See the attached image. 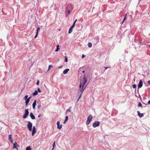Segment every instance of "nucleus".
Wrapping results in <instances>:
<instances>
[{
	"label": "nucleus",
	"instance_id": "nucleus-24",
	"mask_svg": "<svg viewBox=\"0 0 150 150\" xmlns=\"http://www.w3.org/2000/svg\"><path fill=\"white\" fill-rule=\"evenodd\" d=\"M71 107H70L68 109H67L66 110V112H70L71 111Z\"/></svg>",
	"mask_w": 150,
	"mask_h": 150
},
{
	"label": "nucleus",
	"instance_id": "nucleus-18",
	"mask_svg": "<svg viewBox=\"0 0 150 150\" xmlns=\"http://www.w3.org/2000/svg\"><path fill=\"white\" fill-rule=\"evenodd\" d=\"M68 116H66L65 117V119L64 120V123L65 124L68 120Z\"/></svg>",
	"mask_w": 150,
	"mask_h": 150
},
{
	"label": "nucleus",
	"instance_id": "nucleus-22",
	"mask_svg": "<svg viewBox=\"0 0 150 150\" xmlns=\"http://www.w3.org/2000/svg\"><path fill=\"white\" fill-rule=\"evenodd\" d=\"M41 107V105L40 103H39L38 105V106L37 107V108L38 109H40Z\"/></svg>",
	"mask_w": 150,
	"mask_h": 150
},
{
	"label": "nucleus",
	"instance_id": "nucleus-11",
	"mask_svg": "<svg viewBox=\"0 0 150 150\" xmlns=\"http://www.w3.org/2000/svg\"><path fill=\"white\" fill-rule=\"evenodd\" d=\"M36 100H35L34 102L33 103L32 106H33V109H35V106L36 105Z\"/></svg>",
	"mask_w": 150,
	"mask_h": 150
},
{
	"label": "nucleus",
	"instance_id": "nucleus-38",
	"mask_svg": "<svg viewBox=\"0 0 150 150\" xmlns=\"http://www.w3.org/2000/svg\"><path fill=\"white\" fill-rule=\"evenodd\" d=\"M85 56V55L84 54H82V58H83Z\"/></svg>",
	"mask_w": 150,
	"mask_h": 150
},
{
	"label": "nucleus",
	"instance_id": "nucleus-30",
	"mask_svg": "<svg viewBox=\"0 0 150 150\" xmlns=\"http://www.w3.org/2000/svg\"><path fill=\"white\" fill-rule=\"evenodd\" d=\"M52 66L51 65H50L49 66L48 69V71H49V70L50 69L51 67H52Z\"/></svg>",
	"mask_w": 150,
	"mask_h": 150
},
{
	"label": "nucleus",
	"instance_id": "nucleus-45",
	"mask_svg": "<svg viewBox=\"0 0 150 150\" xmlns=\"http://www.w3.org/2000/svg\"><path fill=\"white\" fill-rule=\"evenodd\" d=\"M31 96H30V97H29L28 98V99L29 100H30V99L31 98Z\"/></svg>",
	"mask_w": 150,
	"mask_h": 150
},
{
	"label": "nucleus",
	"instance_id": "nucleus-33",
	"mask_svg": "<svg viewBox=\"0 0 150 150\" xmlns=\"http://www.w3.org/2000/svg\"><path fill=\"white\" fill-rule=\"evenodd\" d=\"M38 33H36V35H35V37H34L35 38H36L37 37L38 34Z\"/></svg>",
	"mask_w": 150,
	"mask_h": 150
},
{
	"label": "nucleus",
	"instance_id": "nucleus-10",
	"mask_svg": "<svg viewBox=\"0 0 150 150\" xmlns=\"http://www.w3.org/2000/svg\"><path fill=\"white\" fill-rule=\"evenodd\" d=\"M35 132H36L35 127V126H34L33 127V130H32V134L33 136L34 135V134H35Z\"/></svg>",
	"mask_w": 150,
	"mask_h": 150
},
{
	"label": "nucleus",
	"instance_id": "nucleus-35",
	"mask_svg": "<svg viewBox=\"0 0 150 150\" xmlns=\"http://www.w3.org/2000/svg\"><path fill=\"white\" fill-rule=\"evenodd\" d=\"M75 22H74L73 23V25H72L74 27V26H75Z\"/></svg>",
	"mask_w": 150,
	"mask_h": 150
},
{
	"label": "nucleus",
	"instance_id": "nucleus-44",
	"mask_svg": "<svg viewBox=\"0 0 150 150\" xmlns=\"http://www.w3.org/2000/svg\"><path fill=\"white\" fill-rule=\"evenodd\" d=\"M148 83L149 84H150V80H149V81H148Z\"/></svg>",
	"mask_w": 150,
	"mask_h": 150
},
{
	"label": "nucleus",
	"instance_id": "nucleus-27",
	"mask_svg": "<svg viewBox=\"0 0 150 150\" xmlns=\"http://www.w3.org/2000/svg\"><path fill=\"white\" fill-rule=\"evenodd\" d=\"M28 95H25L24 98V99L25 100H26L28 99Z\"/></svg>",
	"mask_w": 150,
	"mask_h": 150
},
{
	"label": "nucleus",
	"instance_id": "nucleus-46",
	"mask_svg": "<svg viewBox=\"0 0 150 150\" xmlns=\"http://www.w3.org/2000/svg\"><path fill=\"white\" fill-rule=\"evenodd\" d=\"M28 103H25L26 106H28Z\"/></svg>",
	"mask_w": 150,
	"mask_h": 150
},
{
	"label": "nucleus",
	"instance_id": "nucleus-20",
	"mask_svg": "<svg viewBox=\"0 0 150 150\" xmlns=\"http://www.w3.org/2000/svg\"><path fill=\"white\" fill-rule=\"evenodd\" d=\"M32 149L30 146H28L26 148V150H31Z\"/></svg>",
	"mask_w": 150,
	"mask_h": 150
},
{
	"label": "nucleus",
	"instance_id": "nucleus-19",
	"mask_svg": "<svg viewBox=\"0 0 150 150\" xmlns=\"http://www.w3.org/2000/svg\"><path fill=\"white\" fill-rule=\"evenodd\" d=\"M59 45H57L56 49L55 50V51L56 52L58 51L59 50Z\"/></svg>",
	"mask_w": 150,
	"mask_h": 150
},
{
	"label": "nucleus",
	"instance_id": "nucleus-13",
	"mask_svg": "<svg viewBox=\"0 0 150 150\" xmlns=\"http://www.w3.org/2000/svg\"><path fill=\"white\" fill-rule=\"evenodd\" d=\"M30 116L31 118L33 119L34 120L35 119V117L32 112H31L30 113Z\"/></svg>",
	"mask_w": 150,
	"mask_h": 150
},
{
	"label": "nucleus",
	"instance_id": "nucleus-52",
	"mask_svg": "<svg viewBox=\"0 0 150 150\" xmlns=\"http://www.w3.org/2000/svg\"><path fill=\"white\" fill-rule=\"evenodd\" d=\"M139 96L140 98H141V96L139 95Z\"/></svg>",
	"mask_w": 150,
	"mask_h": 150
},
{
	"label": "nucleus",
	"instance_id": "nucleus-12",
	"mask_svg": "<svg viewBox=\"0 0 150 150\" xmlns=\"http://www.w3.org/2000/svg\"><path fill=\"white\" fill-rule=\"evenodd\" d=\"M137 112L138 113V116L140 117H142L144 116V114L143 113H141L139 111H137Z\"/></svg>",
	"mask_w": 150,
	"mask_h": 150
},
{
	"label": "nucleus",
	"instance_id": "nucleus-23",
	"mask_svg": "<svg viewBox=\"0 0 150 150\" xmlns=\"http://www.w3.org/2000/svg\"><path fill=\"white\" fill-rule=\"evenodd\" d=\"M138 106L140 107L141 108H142L143 107L141 103L140 102L138 104Z\"/></svg>",
	"mask_w": 150,
	"mask_h": 150
},
{
	"label": "nucleus",
	"instance_id": "nucleus-37",
	"mask_svg": "<svg viewBox=\"0 0 150 150\" xmlns=\"http://www.w3.org/2000/svg\"><path fill=\"white\" fill-rule=\"evenodd\" d=\"M10 140V141H11V143H13V141L12 140V139H11V140Z\"/></svg>",
	"mask_w": 150,
	"mask_h": 150
},
{
	"label": "nucleus",
	"instance_id": "nucleus-3",
	"mask_svg": "<svg viewBox=\"0 0 150 150\" xmlns=\"http://www.w3.org/2000/svg\"><path fill=\"white\" fill-rule=\"evenodd\" d=\"M92 116L91 115H89L87 117V120L86 121V124L87 125H88L90 123L92 120Z\"/></svg>",
	"mask_w": 150,
	"mask_h": 150
},
{
	"label": "nucleus",
	"instance_id": "nucleus-53",
	"mask_svg": "<svg viewBox=\"0 0 150 150\" xmlns=\"http://www.w3.org/2000/svg\"><path fill=\"white\" fill-rule=\"evenodd\" d=\"M149 47H150V45H149Z\"/></svg>",
	"mask_w": 150,
	"mask_h": 150
},
{
	"label": "nucleus",
	"instance_id": "nucleus-26",
	"mask_svg": "<svg viewBox=\"0 0 150 150\" xmlns=\"http://www.w3.org/2000/svg\"><path fill=\"white\" fill-rule=\"evenodd\" d=\"M55 146V142L54 141V142H53V144H52L53 148H52V150H53V149H54V147Z\"/></svg>",
	"mask_w": 150,
	"mask_h": 150
},
{
	"label": "nucleus",
	"instance_id": "nucleus-43",
	"mask_svg": "<svg viewBox=\"0 0 150 150\" xmlns=\"http://www.w3.org/2000/svg\"><path fill=\"white\" fill-rule=\"evenodd\" d=\"M125 19H126V16H125V17H124V19H123V21H125Z\"/></svg>",
	"mask_w": 150,
	"mask_h": 150
},
{
	"label": "nucleus",
	"instance_id": "nucleus-32",
	"mask_svg": "<svg viewBox=\"0 0 150 150\" xmlns=\"http://www.w3.org/2000/svg\"><path fill=\"white\" fill-rule=\"evenodd\" d=\"M65 61L66 62L68 61V59L66 56L65 57Z\"/></svg>",
	"mask_w": 150,
	"mask_h": 150
},
{
	"label": "nucleus",
	"instance_id": "nucleus-40",
	"mask_svg": "<svg viewBox=\"0 0 150 150\" xmlns=\"http://www.w3.org/2000/svg\"><path fill=\"white\" fill-rule=\"evenodd\" d=\"M82 73H84V74H85V71H84V70L83 71H82Z\"/></svg>",
	"mask_w": 150,
	"mask_h": 150
},
{
	"label": "nucleus",
	"instance_id": "nucleus-16",
	"mask_svg": "<svg viewBox=\"0 0 150 150\" xmlns=\"http://www.w3.org/2000/svg\"><path fill=\"white\" fill-rule=\"evenodd\" d=\"M38 94V92L37 90H35L34 93H33V96H35Z\"/></svg>",
	"mask_w": 150,
	"mask_h": 150
},
{
	"label": "nucleus",
	"instance_id": "nucleus-36",
	"mask_svg": "<svg viewBox=\"0 0 150 150\" xmlns=\"http://www.w3.org/2000/svg\"><path fill=\"white\" fill-rule=\"evenodd\" d=\"M63 66H59L58 67V68L59 69H60L61 68H62V67Z\"/></svg>",
	"mask_w": 150,
	"mask_h": 150
},
{
	"label": "nucleus",
	"instance_id": "nucleus-7",
	"mask_svg": "<svg viewBox=\"0 0 150 150\" xmlns=\"http://www.w3.org/2000/svg\"><path fill=\"white\" fill-rule=\"evenodd\" d=\"M143 86V82L141 80H140L139 81L138 85V92L139 93V89L140 88H141Z\"/></svg>",
	"mask_w": 150,
	"mask_h": 150
},
{
	"label": "nucleus",
	"instance_id": "nucleus-6",
	"mask_svg": "<svg viewBox=\"0 0 150 150\" xmlns=\"http://www.w3.org/2000/svg\"><path fill=\"white\" fill-rule=\"evenodd\" d=\"M100 122L99 121H96L93 124V127L95 128L99 126Z\"/></svg>",
	"mask_w": 150,
	"mask_h": 150
},
{
	"label": "nucleus",
	"instance_id": "nucleus-48",
	"mask_svg": "<svg viewBox=\"0 0 150 150\" xmlns=\"http://www.w3.org/2000/svg\"><path fill=\"white\" fill-rule=\"evenodd\" d=\"M108 67H105V69L106 70Z\"/></svg>",
	"mask_w": 150,
	"mask_h": 150
},
{
	"label": "nucleus",
	"instance_id": "nucleus-51",
	"mask_svg": "<svg viewBox=\"0 0 150 150\" xmlns=\"http://www.w3.org/2000/svg\"><path fill=\"white\" fill-rule=\"evenodd\" d=\"M76 21H77V19H76L74 22H75V23H76Z\"/></svg>",
	"mask_w": 150,
	"mask_h": 150
},
{
	"label": "nucleus",
	"instance_id": "nucleus-17",
	"mask_svg": "<svg viewBox=\"0 0 150 150\" xmlns=\"http://www.w3.org/2000/svg\"><path fill=\"white\" fill-rule=\"evenodd\" d=\"M132 87H133V88H135V93H136V87H137L136 85L135 84H133V85L132 86Z\"/></svg>",
	"mask_w": 150,
	"mask_h": 150
},
{
	"label": "nucleus",
	"instance_id": "nucleus-21",
	"mask_svg": "<svg viewBox=\"0 0 150 150\" xmlns=\"http://www.w3.org/2000/svg\"><path fill=\"white\" fill-rule=\"evenodd\" d=\"M88 47L89 48H91L92 46V43L91 42H89L88 44Z\"/></svg>",
	"mask_w": 150,
	"mask_h": 150
},
{
	"label": "nucleus",
	"instance_id": "nucleus-4",
	"mask_svg": "<svg viewBox=\"0 0 150 150\" xmlns=\"http://www.w3.org/2000/svg\"><path fill=\"white\" fill-rule=\"evenodd\" d=\"M32 124L30 122L28 121V124L27 125V127L29 131H32Z\"/></svg>",
	"mask_w": 150,
	"mask_h": 150
},
{
	"label": "nucleus",
	"instance_id": "nucleus-28",
	"mask_svg": "<svg viewBox=\"0 0 150 150\" xmlns=\"http://www.w3.org/2000/svg\"><path fill=\"white\" fill-rule=\"evenodd\" d=\"M8 139L9 140H11V139H12L11 135V134H10V135H9Z\"/></svg>",
	"mask_w": 150,
	"mask_h": 150
},
{
	"label": "nucleus",
	"instance_id": "nucleus-34",
	"mask_svg": "<svg viewBox=\"0 0 150 150\" xmlns=\"http://www.w3.org/2000/svg\"><path fill=\"white\" fill-rule=\"evenodd\" d=\"M39 80H38L36 83V84L37 85H38L39 84Z\"/></svg>",
	"mask_w": 150,
	"mask_h": 150
},
{
	"label": "nucleus",
	"instance_id": "nucleus-2",
	"mask_svg": "<svg viewBox=\"0 0 150 150\" xmlns=\"http://www.w3.org/2000/svg\"><path fill=\"white\" fill-rule=\"evenodd\" d=\"M92 42L95 45L99 42V38L98 36H96L92 40Z\"/></svg>",
	"mask_w": 150,
	"mask_h": 150
},
{
	"label": "nucleus",
	"instance_id": "nucleus-25",
	"mask_svg": "<svg viewBox=\"0 0 150 150\" xmlns=\"http://www.w3.org/2000/svg\"><path fill=\"white\" fill-rule=\"evenodd\" d=\"M37 91H38V92L39 93H41L42 92L41 89L39 88H38Z\"/></svg>",
	"mask_w": 150,
	"mask_h": 150
},
{
	"label": "nucleus",
	"instance_id": "nucleus-5",
	"mask_svg": "<svg viewBox=\"0 0 150 150\" xmlns=\"http://www.w3.org/2000/svg\"><path fill=\"white\" fill-rule=\"evenodd\" d=\"M29 114V111L28 109H25V113L23 116V118H26Z\"/></svg>",
	"mask_w": 150,
	"mask_h": 150
},
{
	"label": "nucleus",
	"instance_id": "nucleus-29",
	"mask_svg": "<svg viewBox=\"0 0 150 150\" xmlns=\"http://www.w3.org/2000/svg\"><path fill=\"white\" fill-rule=\"evenodd\" d=\"M25 100V103H28L29 102V101H30V100H29V99H27V100Z\"/></svg>",
	"mask_w": 150,
	"mask_h": 150
},
{
	"label": "nucleus",
	"instance_id": "nucleus-9",
	"mask_svg": "<svg viewBox=\"0 0 150 150\" xmlns=\"http://www.w3.org/2000/svg\"><path fill=\"white\" fill-rule=\"evenodd\" d=\"M19 146V145L17 144L16 142L14 143H13V148H15L17 150H18L17 147Z\"/></svg>",
	"mask_w": 150,
	"mask_h": 150
},
{
	"label": "nucleus",
	"instance_id": "nucleus-42",
	"mask_svg": "<svg viewBox=\"0 0 150 150\" xmlns=\"http://www.w3.org/2000/svg\"><path fill=\"white\" fill-rule=\"evenodd\" d=\"M70 12V10H69L68 11V14H69Z\"/></svg>",
	"mask_w": 150,
	"mask_h": 150
},
{
	"label": "nucleus",
	"instance_id": "nucleus-1",
	"mask_svg": "<svg viewBox=\"0 0 150 150\" xmlns=\"http://www.w3.org/2000/svg\"><path fill=\"white\" fill-rule=\"evenodd\" d=\"M87 81V79L86 78V74H84L83 78L80 82L79 90L80 91L81 93L83 92L85 88L86 87L87 85H85V84Z\"/></svg>",
	"mask_w": 150,
	"mask_h": 150
},
{
	"label": "nucleus",
	"instance_id": "nucleus-8",
	"mask_svg": "<svg viewBox=\"0 0 150 150\" xmlns=\"http://www.w3.org/2000/svg\"><path fill=\"white\" fill-rule=\"evenodd\" d=\"M60 121H58L57 122V128L59 129H61L62 128V125H60Z\"/></svg>",
	"mask_w": 150,
	"mask_h": 150
},
{
	"label": "nucleus",
	"instance_id": "nucleus-39",
	"mask_svg": "<svg viewBox=\"0 0 150 150\" xmlns=\"http://www.w3.org/2000/svg\"><path fill=\"white\" fill-rule=\"evenodd\" d=\"M148 104H150V100H149V101L148 102Z\"/></svg>",
	"mask_w": 150,
	"mask_h": 150
},
{
	"label": "nucleus",
	"instance_id": "nucleus-47",
	"mask_svg": "<svg viewBox=\"0 0 150 150\" xmlns=\"http://www.w3.org/2000/svg\"><path fill=\"white\" fill-rule=\"evenodd\" d=\"M81 95H80V96L79 97V98H78V100H79V99L80 98L81 96Z\"/></svg>",
	"mask_w": 150,
	"mask_h": 150
},
{
	"label": "nucleus",
	"instance_id": "nucleus-50",
	"mask_svg": "<svg viewBox=\"0 0 150 150\" xmlns=\"http://www.w3.org/2000/svg\"><path fill=\"white\" fill-rule=\"evenodd\" d=\"M124 21H124L123 20L122 21V23H124Z\"/></svg>",
	"mask_w": 150,
	"mask_h": 150
},
{
	"label": "nucleus",
	"instance_id": "nucleus-15",
	"mask_svg": "<svg viewBox=\"0 0 150 150\" xmlns=\"http://www.w3.org/2000/svg\"><path fill=\"white\" fill-rule=\"evenodd\" d=\"M69 70V69H64L63 71V74H67Z\"/></svg>",
	"mask_w": 150,
	"mask_h": 150
},
{
	"label": "nucleus",
	"instance_id": "nucleus-49",
	"mask_svg": "<svg viewBox=\"0 0 150 150\" xmlns=\"http://www.w3.org/2000/svg\"><path fill=\"white\" fill-rule=\"evenodd\" d=\"M139 43H140V44H141V45H142V44H142V42H139Z\"/></svg>",
	"mask_w": 150,
	"mask_h": 150
},
{
	"label": "nucleus",
	"instance_id": "nucleus-31",
	"mask_svg": "<svg viewBox=\"0 0 150 150\" xmlns=\"http://www.w3.org/2000/svg\"><path fill=\"white\" fill-rule=\"evenodd\" d=\"M40 27H38L37 28L36 33H38V31L40 30Z\"/></svg>",
	"mask_w": 150,
	"mask_h": 150
},
{
	"label": "nucleus",
	"instance_id": "nucleus-14",
	"mask_svg": "<svg viewBox=\"0 0 150 150\" xmlns=\"http://www.w3.org/2000/svg\"><path fill=\"white\" fill-rule=\"evenodd\" d=\"M74 27L73 26H71L69 28L68 33L69 34H70L71 33L72 31L73 28Z\"/></svg>",
	"mask_w": 150,
	"mask_h": 150
},
{
	"label": "nucleus",
	"instance_id": "nucleus-41",
	"mask_svg": "<svg viewBox=\"0 0 150 150\" xmlns=\"http://www.w3.org/2000/svg\"><path fill=\"white\" fill-rule=\"evenodd\" d=\"M41 116V115L40 114L39 115H38V117H40Z\"/></svg>",
	"mask_w": 150,
	"mask_h": 150
}]
</instances>
